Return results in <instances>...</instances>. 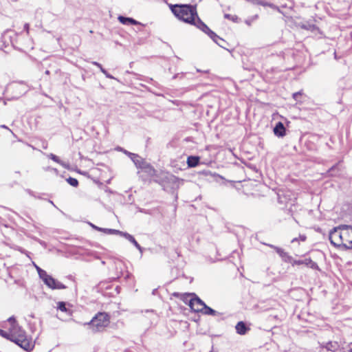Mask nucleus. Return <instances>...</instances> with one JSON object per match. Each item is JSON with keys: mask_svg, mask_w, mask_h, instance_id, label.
Here are the masks:
<instances>
[{"mask_svg": "<svg viewBox=\"0 0 352 352\" xmlns=\"http://www.w3.org/2000/svg\"><path fill=\"white\" fill-rule=\"evenodd\" d=\"M331 245L352 248V226L341 225L331 229Z\"/></svg>", "mask_w": 352, "mask_h": 352, "instance_id": "obj_1", "label": "nucleus"}, {"mask_svg": "<svg viewBox=\"0 0 352 352\" xmlns=\"http://www.w3.org/2000/svg\"><path fill=\"white\" fill-rule=\"evenodd\" d=\"M0 336L13 342L25 351H29L33 348L32 342L28 339L25 331L21 327H14L12 330L9 329L8 332L0 329Z\"/></svg>", "mask_w": 352, "mask_h": 352, "instance_id": "obj_2", "label": "nucleus"}, {"mask_svg": "<svg viewBox=\"0 0 352 352\" xmlns=\"http://www.w3.org/2000/svg\"><path fill=\"white\" fill-rule=\"evenodd\" d=\"M170 8L178 19L188 24L195 23L198 15L196 5L175 4L170 5Z\"/></svg>", "mask_w": 352, "mask_h": 352, "instance_id": "obj_3", "label": "nucleus"}, {"mask_svg": "<svg viewBox=\"0 0 352 352\" xmlns=\"http://www.w3.org/2000/svg\"><path fill=\"white\" fill-rule=\"evenodd\" d=\"M110 322V316L106 312H98L88 322L83 324L87 325L93 333L102 331Z\"/></svg>", "mask_w": 352, "mask_h": 352, "instance_id": "obj_4", "label": "nucleus"}, {"mask_svg": "<svg viewBox=\"0 0 352 352\" xmlns=\"http://www.w3.org/2000/svg\"><path fill=\"white\" fill-rule=\"evenodd\" d=\"M184 179H181L173 174L166 175L162 179L160 184L165 190H177Z\"/></svg>", "mask_w": 352, "mask_h": 352, "instance_id": "obj_5", "label": "nucleus"}, {"mask_svg": "<svg viewBox=\"0 0 352 352\" xmlns=\"http://www.w3.org/2000/svg\"><path fill=\"white\" fill-rule=\"evenodd\" d=\"M49 288L52 289H66L67 287L61 283L60 282L58 281L55 278H54L52 276L48 278H45V282H43Z\"/></svg>", "mask_w": 352, "mask_h": 352, "instance_id": "obj_6", "label": "nucleus"}, {"mask_svg": "<svg viewBox=\"0 0 352 352\" xmlns=\"http://www.w3.org/2000/svg\"><path fill=\"white\" fill-rule=\"evenodd\" d=\"M194 298L191 302L190 309L195 312H201L206 303L196 294H193Z\"/></svg>", "mask_w": 352, "mask_h": 352, "instance_id": "obj_7", "label": "nucleus"}, {"mask_svg": "<svg viewBox=\"0 0 352 352\" xmlns=\"http://www.w3.org/2000/svg\"><path fill=\"white\" fill-rule=\"evenodd\" d=\"M190 25L196 26L200 30L208 34V36L209 35L210 32H212V30L208 27V25L200 19L198 15L197 17H196V19H195V23H191Z\"/></svg>", "mask_w": 352, "mask_h": 352, "instance_id": "obj_8", "label": "nucleus"}, {"mask_svg": "<svg viewBox=\"0 0 352 352\" xmlns=\"http://www.w3.org/2000/svg\"><path fill=\"white\" fill-rule=\"evenodd\" d=\"M274 133L278 138H283L286 135V129L281 122H278L273 129Z\"/></svg>", "mask_w": 352, "mask_h": 352, "instance_id": "obj_9", "label": "nucleus"}, {"mask_svg": "<svg viewBox=\"0 0 352 352\" xmlns=\"http://www.w3.org/2000/svg\"><path fill=\"white\" fill-rule=\"evenodd\" d=\"M236 331L238 334L243 336L245 335L250 330V328L243 321H239L235 326Z\"/></svg>", "mask_w": 352, "mask_h": 352, "instance_id": "obj_10", "label": "nucleus"}, {"mask_svg": "<svg viewBox=\"0 0 352 352\" xmlns=\"http://www.w3.org/2000/svg\"><path fill=\"white\" fill-rule=\"evenodd\" d=\"M129 157L138 168H142L146 162L142 157L135 153H129Z\"/></svg>", "mask_w": 352, "mask_h": 352, "instance_id": "obj_11", "label": "nucleus"}, {"mask_svg": "<svg viewBox=\"0 0 352 352\" xmlns=\"http://www.w3.org/2000/svg\"><path fill=\"white\" fill-rule=\"evenodd\" d=\"M122 237H124L126 239H127L129 241H130L131 243H133L135 247L141 252H143V248L140 246V245L137 242L135 239L132 236L131 234H129L126 232H121L120 235Z\"/></svg>", "mask_w": 352, "mask_h": 352, "instance_id": "obj_12", "label": "nucleus"}, {"mask_svg": "<svg viewBox=\"0 0 352 352\" xmlns=\"http://www.w3.org/2000/svg\"><path fill=\"white\" fill-rule=\"evenodd\" d=\"M193 294L194 293H186L183 294H179V293H174L175 296H181V300L186 305H188L190 307L191 306V302L194 298Z\"/></svg>", "mask_w": 352, "mask_h": 352, "instance_id": "obj_13", "label": "nucleus"}, {"mask_svg": "<svg viewBox=\"0 0 352 352\" xmlns=\"http://www.w3.org/2000/svg\"><path fill=\"white\" fill-rule=\"evenodd\" d=\"M208 36L219 46H220L222 48H225L224 44L226 43V41L223 38H221L220 36H219L215 32H214L212 30L209 34Z\"/></svg>", "mask_w": 352, "mask_h": 352, "instance_id": "obj_14", "label": "nucleus"}, {"mask_svg": "<svg viewBox=\"0 0 352 352\" xmlns=\"http://www.w3.org/2000/svg\"><path fill=\"white\" fill-rule=\"evenodd\" d=\"M298 25L302 29L309 30L311 32L318 30V28L316 26V25L309 21L300 22Z\"/></svg>", "mask_w": 352, "mask_h": 352, "instance_id": "obj_15", "label": "nucleus"}, {"mask_svg": "<svg viewBox=\"0 0 352 352\" xmlns=\"http://www.w3.org/2000/svg\"><path fill=\"white\" fill-rule=\"evenodd\" d=\"M187 164L190 168L197 166L200 162V157L195 155H190L187 158Z\"/></svg>", "mask_w": 352, "mask_h": 352, "instance_id": "obj_16", "label": "nucleus"}, {"mask_svg": "<svg viewBox=\"0 0 352 352\" xmlns=\"http://www.w3.org/2000/svg\"><path fill=\"white\" fill-rule=\"evenodd\" d=\"M47 157H48L50 159L52 160L54 162H56V163H58V164H60L63 168H66V169H69V164H68V163H66V162H63V161H62V160H60L59 159V157H58L57 155H54V154H53V153H50V154L47 155Z\"/></svg>", "mask_w": 352, "mask_h": 352, "instance_id": "obj_17", "label": "nucleus"}, {"mask_svg": "<svg viewBox=\"0 0 352 352\" xmlns=\"http://www.w3.org/2000/svg\"><path fill=\"white\" fill-rule=\"evenodd\" d=\"M205 315L208 316H221V313L208 307L207 305H204V309L201 311Z\"/></svg>", "mask_w": 352, "mask_h": 352, "instance_id": "obj_18", "label": "nucleus"}, {"mask_svg": "<svg viewBox=\"0 0 352 352\" xmlns=\"http://www.w3.org/2000/svg\"><path fill=\"white\" fill-rule=\"evenodd\" d=\"M141 169L144 170V171L147 173L148 175H149L150 176H153L156 173L155 168L146 162H145V164H144Z\"/></svg>", "mask_w": 352, "mask_h": 352, "instance_id": "obj_19", "label": "nucleus"}, {"mask_svg": "<svg viewBox=\"0 0 352 352\" xmlns=\"http://www.w3.org/2000/svg\"><path fill=\"white\" fill-rule=\"evenodd\" d=\"M91 63H92L94 65L97 66V67L100 69V70L101 71V72H102V73L105 75V76H106L107 78H110V79H116V78L115 77H113L111 74H110L109 73H108V72H107V71L104 68H103L102 65L100 63H98V62H96V61H93Z\"/></svg>", "mask_w": 352, "mask_h": 352, "instance_id": "obj_20", "label": "nucleus"}, {"mask_svg": "<svg viewBox=\"0 0 352 352\" xmlns=\"http://www.w3.org/2000/svg\"><path fill=\"white\" fill-rule=\"evenodd\" d=\"M57 309L58 310L61 311L62 312L66 313L68 315L72 314V311L70 309H69L68 308H67V303L65 302H63V301L58 302Z\"/></svg>", "mask_w": 352, "mask_h": 352, "instance_id": "obj_21", "label": "nucleus"}, {"mask_svg": "<svg viewBox=\"0 0 352 352\" xmlns=\"http://www.w3.org/2000/svg\"><path fill=\"white\" fill-rule=\"evenodd\" d=\"M258 4L263 6L264 7H270V8H272L273 10H276L278 11L279 12H280V10L278 6H275L274 4H273L272 3L267 2L265 0H258Z\"/></svg>", "mask_w": 352, "mask_h": 352, "instance_id": "obj_22", "label": "nucleus"}, {"mask_svg": "<svg viewBox=\"0 0 352 352\" xmlns=\"http://www.w3.org/2000/svg\"><path fill=\"white\" fill-rule=\"evenodd\" d=\"M100 232H104V233H105L107 234H118V235H120L122 231L118 230H116V229L101 228Z\"/></svg>", "mask_w": 352, "mask_h": 352, "instance_id": "obj_23", "label": "nucleus"}, {"mask_svg": "<svg viewBox=\"0 0 352 352\" xmlns=\"http://www.w3.org/2000/svg\"><path fill=\"white\" fill-rule=\"evenodd\" d=\"M200 175H203L204 176H210L212 177H213L214 179H216L217 177H219L221 179H223V177L220 176L219 175L214 173H212L210 170H202V171H200L199 173Z\"/></svg>", "mask_w": 352, "mask_h": 352, "instance_id": "obj_24", "label": "nucleus"}, {"mask_svg": "<svg viewBox=\"0 0 352 352\" xmlns=\"http://www.w3.org/2000/svg\"><path fill=\"white\" fill-rule=\"evenodd\" d=\"M303 265H305L310 268H312V269H316L318 267L316 263L314 262L311 258L304 259Z\"/></svg>", "mask_w": 352, "mask_h": 352, "instance_id": "obj_25", "label": "nucleus"}, {"mask_svg": "<svg viewBox=\"0 0 352 352\" xmlns=\"http://www.w3.org/2000/svg\"><path fill=\"white\" fill-rule=\"evenodd\" d=\"M0 226L3 234H9L10 232H13V229L11 227L8 226L7 224H2L0 225Z\"/></svg>", "mask_w": 352, "mask_h": 352, "instance_id": "obj_26", "label": "nucleus"}, {"mask_svg": "<svg viewBox=\"0 0 352 352\" xmlns=\"http://www.w3.org/2000/svg\"><path fill=\"white\" fill-rule=\"evenodd\" d=\"M8 322L10 324V329L12 330L14 327H21L16 322L14 316H11L8 319Z\"/></svg>", "mask_w": 352, "mask_h": 352, "instance_id": "obj_27", "label": "nucleus"}, {"mask_svg": "<svg viewBox=\"0 0 352 352\" xmlns=\"http://www.w3.org/2000/svg\"><path fill=\"white\" fill-rule=\"evenodd\" d=\"M270 247L274 248L276 253L283 258L284 256H285L286 252L284 251L283 249L274 246L273 245H269Z\"/></svg>", "mask_w": 352, "mask_h": 352, "instance_id": "obj_28", "label": "nucleus"}, {"mask_svg": "<svg viewBox=\"0 0 352 352\" xmlns=\"http://www.w3.org/2000/svg\"><path fill=\"white\" fill-rule=\"evenodd\" d=\"M118 19L123 25H130L131 17L120 15L118 17Z\"/></svg>", "mask_w": 352, "mask_h": 352, "instance_id": "obj_29", "label": "nucleus"}, {"mask_svg": "<svg viewBox=\"0 0 352 352\" xmlns=\"http://www.w3.org/2000/svg\"><path fill=\"white\" fill-rule=\"evenodd\" d=\"M38 276H39L40 278L42 279V280L43 282H45V278H48L51 276L44 270H42V269H39Z\"/></svg>", "mask_w": 352, "mask_h": 352, "instance_id": "obj_30", "label": "nucleus"}, {"mask_svg": "<svg viewBox=\"0 0 352 352\" xmlns=\"http://www.w3.org/2000/svg\"><path fill=\"white\" fill-rule=\"evenodd\" d=\"M67 183L73 187H77L78 186V181L76 178L69 177L67 179Z\"/></svg>", "mask_w": 352, "mask_h": 352, "instance_id": "obj_31", "label": "nucleus"}, {"mask_svg": "<svg viewBox=\"0 0 352 352\" xmlns=\"http://www.w3.org/2000/svg\"><path fill=\"white\" fill-rule=\"evenodd\" d=\"M285 262H287V263H290L292 264V263L294 262V259L292 258V256H289L288 254V253H286L285 254V256H283V258H282Z\"/></svg>", "mask_w": 352, "mask_h": 352, "instance_id": "obj_32", "label": "nucleus"}, {"mask_svg": "<svg viewBox=\"0 0 352 352\" xmlns=\"http://www.w3.org/2000/svg\"><path fill=\"white\" fill-rule=\"evenodd\" d=\"M302 91H297V92H295L292 94V98H294V100L298 102L299 101V97L300 96H302Z\"/></svg>", "mask_w": 352, "mask_h": 352, "instance_id": "obj_33", "label": "nucleus"}, {"mask_svg": "<svg viewBox=\"0 0 352 352\" xmlns=\"http://www.w3.org/2000/svg\"><path fill=\"white\" fill-rule=\"evenodd\" d=\"M224 18L225 19H229V20H232L233 21H235L237 20V16H232L230 14H224Z\"/></svg>", "mask_w": 352, "mask_h": 352, "instance_id": "obj_34", "label": "nucleus"}, {"mask_svg": "<svg viewBox=\"0 0 352 352\" xmlns=\"http://www.w3.org/2000/svg\"><path fill=\"white\" fill-rule=\"evenodd\" d=\"M303 265V260H294L292 263V265Z\"/></svg>", "mask_w": 352, "mask_h": 352, "instance_id": "obj_35", "label": "nucleus"}, {"mask_svg": "<svg viewBox=\"0 0 352 352\" xmlns=\"http://www.w3.org/2000/svg\"><path fill=\"white\" fill-rule=\"evenodd\" d=\"M130 25H142L140 22L136 21L135 19L131 18Z\"/></svg>", "mask_w": 352, "mask_h": 352, "instance_id": "obj_36", "label": "nucleus"}, {"mask_svg": "<svg viewBox=\"0 0 352 352\" xmlns=\"http://www.w3.org/2000/svg\"><path fill=\"white\" fill-rule=\"evenodd\" d=\"M89 225H90V226H91L93 229H94V230H97V231H99V232L100 231V229H101V228H100V227H98V226H96V225H94V224H93V223H89Z\"/></svg>", "mask_w": 352, "mask_h": 352, "instance_id": "obj_37", "label": "nucleus"}, {"mask_svg": "<svg viewBox=\"0 0 352 352\" xmlns=\"http://www.w3.org/2000/svg\"><path fill=\"white\" fill-rule=\"evenodd\" d=\"M30 30V25L29 23H25L24 24V30L28 34Z\"/></svg>", "mask_w": 352, "mask_h": 352, "instance_id": "obj_38", "label": "nucleus"}, {"mask_svg": "<svg viewBox=\"0 0 352 352\" xmlns=\"http://www.w3.org/2000/svg\"><path fill=\"white\" fill-rule=\"evenodd\" d=\"M329 344H330V342H327L325 343V345H323V344H321V346L322 347H325L327 351H329L330 350Z\"/></svg>", "mask_w": 352, "mask_h": 352, "instance_id": "obj_39", "label": "nucleus"}, {"mask_svg": "<svg viewBox=\"0 0 352 352\" xmlns=\"http://www.w3.org/2000/svg\"><path fill=\"white\" fill-rule=\"evenodd\" d=\"M306 239H307V237H306V236H305V235H304V234H302V235L300 234V235L299 236V238H298V239H300V241H305L306 240Z\"/></svg>", "mask_w": 352, "mask_h": 352, "instance_id": "obj_40", "label": "nucleus"}, {"mask_svg": "<svg viewBox=\"0 0 352 352\" xmlns=\"http://www.w3.org/2000/svg\"><path fill=\"white\" fill-rule=\"evenodd\" d=\"M25 191H26L29 195H30L31 196H34V197H35V195H34V192H33L31 190H30V189H26V190H25Z\"/></svg>", "mask_w": 352, "mask_h": 352, "instance_id": "obj_41", "label": "nucleus"}, {"mask_svg": "<svg viewBox=\"0 0 352 352\" xmlns=\"http://www.w3.org/2000/svg\"><path fill=\"white\" fill-rule=\"evenodd\" d=\"M32 238L34 240H35V241H38V242L39 243H41V245H43L44 242H43V241H42L41 240H40V239H37V238H36V237H32Z\"/></svg>", "mask_w": 352, "mask_h": 352, "instance_id": "obj_42", "label": "nucleus"}, {"mask_svg": "<svg viewBox=\"0 0 352 352\" xmlns=\"http://www.w3.org/2000/svg\"><path fill=\"white\" fill-rule=\"evenodd\" d=\"M32 238L34 240H35V241H38V242L39 243H41V245H43L44 242H43V241H42L41 240H40V239H37V238H36V237H32Z\"/></svg>", "mask_w": 352, "mask_h": 352, "instance_id": "obj_43", "label": "nucleus"}, {"mask_svg": "<svg viewBox=\"0 0 352 352\" xmlns=\"http://www.w3.org/2000/svg\"><path fill=\"white\" fill-rule=\"evenodd\" d=\"M302 212H303V214H310L311 213V210H302Z\"/></svg>", "mask_w": 352, "mask_h": 352, "instance_id": "obj_44", "label": "nucleus"}, {"mask_svg": "<svg viewBox=\"0 0 352 352\" xmlns=\"http://www.w3.org/2000/svg\"><path fill=\"white\" fill-rule=\"evenodd\" d=\"M294 219L295 220V221L297 223H300V221H301V219H300L299 218L296 217H294Z\"/></svg>", "mask_w": 352, "mask_h": 352, "instance_id": "obj_45", "label": "nucleus"}, {"mask_svg": "<svg viewBox=\"0 0 352 352\" xmlns=\"http://www.w3.org/2000/svg\"><path fill=\"white\" fill-rule=\"evenodd\" d=\"M298 241V238H294L292 240V243H294L296 241Z\"/></svg>", "mask_w": 352, "mask_h": 352, "instance_id": "obj_46", "label": "nucleus"}, {"mask_svg": "<svg viewBox=\"0 0 352 352\" xmlns=\"http://www.w3.org/2000/svg\"><path fill=\"white\" fill-rule=\"evenodd\" d=\"M0 100H2L3 101V105H6V101L5 100H3L1 97H0Z\"/></svg>", "mask_w": 352, "mask_h": 352, "instance_id": "obj_47", "label": "nucleus"}, {"mask_svg": "<svg viewBox=\"0 0 352 352\" xmlns=\"http://www.w3.org/2000/svg\"><path fill=\"white\" fill-rule=\"evenodd\" d=\"M45 74L46 75H49V74H50V70H48V69L45 70Z\"/></svg>", "mask_w": 352, "mask_h": 352, "instance_id": "obj_48", "label": "nucleus"}, {"mask_svg": "<svg viewBox=\"0 0 352 352\" xmlns=\"http://www.w3.org/2000/svg\"><path fill=\"white\" fill-rule=\"evenodd\" d=\"M179 74H175V75H174V76H173V79L177 78L179 76Z\"/></svg>", "mask_w": 352, "mask_h": 352, "instance_id": "obj_49", "label": "nucleus"}, {"mask_svg": "<svg viewBox=\"0 0 352 352\" xmlns=\"http://www.w3.org/2000/svg\"><path fill=\"white\" fill-rule=\"evenodd\" d=\"M336 168L334 166H331V172H333L335 170Z\"/></svg>", "mask_w": 352, "mask_h": 352, "instance_id": "obj_50", "label": "nucleus"}, {"mask_svg": "<svg viewBox=\"0 0 352 352\" xmlns=\"http://www.w3.org/2000/svg\"><path fill=\"white\" fill-rule=\"evenodd\" d=\"M129 153H130V152L127 151H124V153L126 154L128 156H129Z\"/></svg>", "mask_w": 352, "mask_h": 352, "instance_id": "obj_51", "label": "nucleus"}, {"mask_svg": "<svg viewBox=\"0 0 352 352\" xmlns=\"http://www.w3.org/2000/svg\"><path fill=\"white\" fill-rule=\"evenodd\" d=\"M327 237H328V239L330 241V232H329Z\"/></svg>", "mask_w": 352, "mask_h": 352, "instance_id": "obj_52", "label": "nucleus"}, {"mask_svg": "<svg viewBox=\"0 0 352 352\" xmlns=\"http://www.w3.org/2000/svg\"><path fill=\"white\" fill-rule=\"evenodd\" d=\"M1 127H2V128H5V129H8V128L6 125H2V126H1Z\"/></svg>", "mask_w": 352, "mask_h": 352, "instance_id": "obj_53", "label": "nucleus"}, {"mask_svg": "<svg viewBox=\"0 0 352 352\" xmlns=\"http://www.w3.org/2000/svg\"><path fill=\"white\" fill-rule=\"evenodd\" d=\"M50 202L51 203V204H52L53 206H55V205H54V204L53 203V201H50Z\"/></svg>", "mask_w": 352, "mask_h": 352, "instance_id": "obj_54", "label": "nucleus"}, {"mask_svg": "<svg viewBox=\"0 0 352 352\" xmlns=\"http://www.w3.org/2000/svg\"><path fill=\"white\" fill-rule=\"evenodd\" d=\"M334 56H335V58H337V55H336V52L334 53Z\"/></svg>", "mask_w": 352, "mask_h": 352, "instance_id": "obj_55", "label": "nucleus"}, {"mask_svg": "<svg viewBox=\"0 0 352 352\" xmlns=\"http://www.w3.org/2000/svg\"><path fill=\"white\" fill-rule=\"evenodd\" d=\"M36 269H37V271L38 272L39 269H41V268L38 267H36Z\"/></svg>", "mask_w": 352, "mask_h": 352, "instance_id": "obj_56", "label": "nucleus"}, {"mask_svg": "<svg viewBox=\"0 0 352 352\" xmlns=\"http://www.w3.org/2000/svg\"><path fill=\"white\" fill-rule=\"evenodd\" d=\"M351 210H352V204H351Z\"/></svg>", "mask_w": 352, "mask_h": 352, "instance_id": "obj_57", "label": "nucleus"}, {"mask_svg": "<svg viewBox=\"0 0 352 352\" xmlns=\"http://www.w3.org/2000/svg\"><path fill=\"white\" fill-rule=\"evenodd\" d=\"M351 352H352V349L350 350Z\"/></svg>", "mask_w": 352, "mask_h": 352, "instance_id": "obj_58", "label": "nucleus"}]
</instances>
